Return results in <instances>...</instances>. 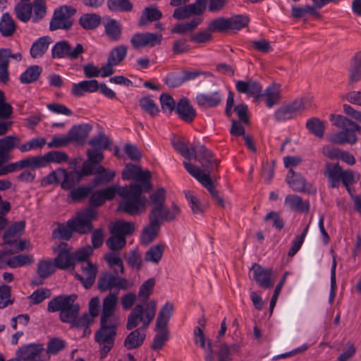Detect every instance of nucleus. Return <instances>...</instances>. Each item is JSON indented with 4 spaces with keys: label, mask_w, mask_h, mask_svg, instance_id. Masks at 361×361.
<instances>
[{
    "label": "nucleus",
    "mask_w": 361,
    "mask_h": 361,
    "mask_svg": "<svg viewBox=\"0 0 361 361\" xmlns=\"http://www.w3.org/2000/svg\"><path fill=\"white\" fill-rule=\"evenodd\" d=\"M191 149L195 159L201 164L203 169L187 161L183 162L185 169L209 191L220 206L224 207V200L215 189L212 175L213 171L218 169V160L213 157L212 154L204 145L200 143L192 144Z\"/></svg>",
    "instance_id": "1"
},
{
    "label": "nucleus",
    "mask_w": 361,
    "mask_h": 361,
    "mask_svg": "<svg viewBox=\"0 0 361 361\" xmlns=\"http://www.w3.org/2000/svg\"><path fill=\"white\" fill-rule=\"evenodd\" d=\"M100 191L105 201L112 200L118 194L123 199L118 205L120 211L135 215L145 209L147 199L142 195V188L137 183L130 184L128 187L112 185Z\"/></svg>",
    "instance_id": "2"
},
{
    "label": "nucleus",
    "mask_w": 361,
    "mask_h": 361,
    "mask_svg": "<svg viewBox=\"0 0 361 361\" xmlns=\"http://www.w3.org/2000/svg\"><path fill=\"white\" fill-rule=\"evenodd\" d=\"M77 298L75 294L56 296L48 302L47 310L49 312L59 311L61 321L71 324L79 314L80 305L75 302Z\"/></svg>",
    "instance_id": "3"
},
{
    "label": "nucleus",
    "mask_w": 361,
    "mask_h": 361,
    "mask_svg": "<svg viewBox=\"0 0 361 361\" xmlns=\"http://www.w3.org/2000/svg\"><path fill=\"white\" fill-rule=\"evenodd\" d=\"M157 312V303L151 300L143 305H136L128 316L126 329L132 330L137 327L146 330L153 321Z\"/></svg>",
    "instance_id": "4"
},
{
    "label": "nucleus",
    "mask_w": 361,
    "mask_h": 361,
    "mask_svg": "<svg viewBox=\"0 0 361 361\" xmlns=\"http://www.w3.org/2000/svg\"><path fill=\"white\" fill-rule=\"evenodd\" d=\"M331 121L333 125L342 128L343 130L332 135L329 138L330 142L338 145H353L357 142L355 132L360 130L357 123L341 115H331Z\"/></svg>",
    "instance_id": "5"
},
{
    "label": "nucleus",
    "mask_w": 361,
    "mask_h": 361,
    "mask_svg": "<svg viewBox=\"0 0 361 361\" xmlns=\"http://www.w3.org/2000/svg\"><path fill=\"white\" fill-rule=\"evenodd\" d=\"M118 326L116 324L100 323V328L94 334V341L99 345L102 359L113 348Z\"/></svg>",
    "instance_id": "6"
},
{
    "label": "nucleus",
    "mask_w": 361,
    "mask_h": 361,
    "mask_svg": "<svg viewBox=\"0 0 361 361\" xmlns=\"http://www.w3.org/2000/svg\"><path fill=\"white\" fill-rule=\"evenodd\" d=\"M135 230L133 223L124 221H116L110 228L111 235L106 240L109 248H123L126 243V237Z\"/></svg>",
    "instance_id": "7"
},
{
    "label": "nucleus",
    "mask_w": 361,
    "mask_h": 361,
    "mask_svg": "<svg viewBox=\"0 0 361 361\" xmlns=\"http://www.w3.org/2000/svg\"><path fill=\"white\" fill-rule=\"evenodd\" d=\"M61 181L63 189L70 190L80 181V176L76 171L67 172L63 169H58L43 178L41 185L46 187Z\"/></svg>",
    "instance_id": "8"
},
{
    "label": "nucleus",
    "mask_w": 361,
    "mask_h": 361,
    "mask_svg": "<svg viewBox=\"0 0 361 361\" xmlns=\"http://www.w3.org/2000/svg\"><path fill=\"white\" fill-rule=\"evenodd\" d=\"M76 13V9L71 6H61L54 11L50 21L51 30H66L71 28L73 25L72 17Z\"/></svg>",
    "instance_id": "9"
},
{
    "label": "nucleus",
    "mask_w": 361,
    "mask_h": 361,
    "mask_svg": "<svg viewBox=\"0 0 361 361\" xmlns=\"http://www.w3.org/2000/svg\"><path fill=\"white\" fill-rule=\"evenodd\" d=\"M97 216V212L93 208H87L84 211L77 214L75 218L68 221V224L73 228L74 231L81 234L87 233L92 231V221Z\"/></svg>",
    "instance_id": "10"
},
{
    "label": "nucleus",
    "mask_w": 361,
    "mask_h": 361,
    "mask_svg": "<svg viewBox=\"0 0 361 361\" xmlns=\"http://www.w3.org/2000/svg\"><path fill=\"white\" fill-rule=\"evenodd\" d=\"M84 251L87 250H78L74 252L71 250H61L54 258L55 266L61 270H73L78 260H83L87 256Z\"/></svg>",
    "instance_id": "11"
},
{
    "label": "nucleus",
    "mask_w": 361,
    "mask_h": 361,
    "mask_svg": "<svg viewBox=\"0 0 361 361\" xmlns=\"http://www.w3.org/2000/svg\"><path fill=\"white\" fill-rule=\"evenodd\" d=\"M118 302V293H109L103 299L100 323L120 324V318L116 314Z\"/></svg>",
    "instance_id": "12"
},
{
    "label": "nucleus",
    "mask_w": 361,
    "mask_h": 361,
    "mask_svg": "<svg viewBox=\"0 0 361 361\" xmlns=\"http://www.w3.org/2000/svg\"><path fill=\"white\" fill-rule=\"evenodd\" d=\"M122 178L124 180H135L141 184L137 183L143 191H147L151 188L149 180L151 178V173L149 171H143L142 169L131 164H128L122 173Z\"/></svg>",
    "instance_id": "13"
},
{
    "label": "nucleus",
    "mask_w": 361,
    "mask_h": 361,
    "mask_svg": "<svg viewBox=\"0 0 361 361\" xmlns=\"http://www.w3.org/2000/svg\"><path fill=\"white\" fill-rule=\"evenodd\" d=\"M84 252L87 254V256L83 260H78V262L81 264V269L84 276L76 274L75 278L81 281L85 288H89L94 283L98 270L97 265L89 260L92 254V250H87V251Z\"/></svg>",
    "instance_id": "14"
},
{
    "label": "nucleus",
    "mask_w": 361,
    "mask_h": 361,
    "mask_svg": "<svg viewBox=\"0 0 361 361\" xmlns=\"http://www.w3.org/2000/svg\"><path fill=\"white\" fill-rule=\"evenodd\" d=\"M85 51L81 44H77L74 48L66 40L56 42L51 49V56L54 59L68 58L76 59Z\"/></svg>",
    "instance_id": "15"
},
{
    "label": "nucleus",
    "mask_w": 361,
    "mask_h": 361,
    "mask_svg": "<svg viewBox=\"0 0 361 361\" xmlns=\"http://www.w3.org/2000/svg\"><path fill=\"white\" fill-rule=\"evenodd\" d=\"M179 208L176 205H173L171 209L166 207L165 205L152 207L149 215V223L160 227L164 221L173 220L179 214Z\"/></svg>",
    "instance_id": "16"
},
{
    "label": "nucleus",
    "mask_w": 361,
    "mask_h": 361,
    "mask_svg": "<svg viewBox=\"0 0 361 361\" xmlns=\"http://www.w3.org/2000/svg\"><path fill=\"white\" fill-rule=\"evenodd\" d=\"M162 35L157 32H137L130 38V44L135 49L145 47H154L160 44Z\"/></svg>",
    "instance_id": "17"
},
{
    "label": "nucleus",
    "mask_w": 361,
    "mask_h": 361,
    "mask_svg": "<svg viewBox=\"0 0 361 361\" xmlns=\"http://www.w3.org/2000/svg\"><path fill=\"white\" fill-rule=\"evenodd\" d=\"M207 0H195V3L183 6H178L173 13L176 20H183L192 15L200 16L205 9Z\"/></svg>",
    "instance_id": "18"
},
{
    "label": "nucleus",
    "mask_w": 361,
    "mask_h": 361,
    "mask_svg": "<svg viewBox=\"0 0 361 361\" xmlns=\"http://www.w3.org/2000/svg\"><path fill=\"white\" fill-rule=\"evenodd\" d=\"M305 108V103L302 100H295L279 108L274 113V118L279 122L285 121L294 118Z\"/></svg>",
    "instance_id": "19"
},
{
    "label": "nucleus",
    "mask_w": 361,
    "mask_h": 361,
    "mask_svg": "<svg viewBox=\"0 0 361 361\" xmlns=\"http://www.w3.org/2000/svg\"><path fill=\"white\" fill-rule=\"evenodd\" d=\"M252 279L263 288H271L274 284V278L271 269H264L259 264H254L250 269Z\"/></svg>",
    "instance_id": "20"
},
{
    "label": "nucleus",
    "mask_w": 361,
    "mask_h": 361,
    "mask_svg": "<svg viewBox=\"0 0 361 361\" xmlns=\"http://www.w3.org/2000/svg\"><path fill=\"white\" fill-rule=\"evenodd\" d=\"M31 157L33 167L39 168L44 167L49 163H64L68 159V154L61 151H50L43 156H34Z\"/></svg>",
    "instance_id": "21"
},
{
    "label": "nucleus",
    "mask_w": 361,
    "mask_h": 361,
    "mask_svg": "<svg viewBox=\"0 0 361 361\" xmlns=\"http://www.w3.org/2000/svg\"><path fill=\"white\" fill-rule=\"evenodd\" d=\"M20 145V139L18 136L8 135L0 138V166L11 159L10 153L14 148L19 149Z\"/></svg>",
    "instance_id": "22"
},
{
    "label": "nucleus",
    "mask_w": 361,
    "mask_h": 361,
    "mask_svg": "<svg viewBox=\"0 0 361 361\" xmlns=\"http://www.w3.org/2000/svg\"><path fill=\"white\" fill-rule=\"evenodd\" d=\"M43 350V345L29 343L19 348L16 351V356L22 361H39Z\"/></svg>",
    "instance_id": "23"
},
{
    "label": "nucleus",
    "mask_w": 361,
    "mask_h": 361,
    "mask_svg": "<svg viewBox=\"0 0 361 361\" xmlns=\"http://www.w3.org/2000/svg\"><path fill=\"white\" fill-rule=\"evenodd\" d=\"M176 111L183 121L188 123H192L197 115L195 109L186 98H182L178 102Z\"/></svg>",
    "instance_id": "24"
},
{
    "label": "nucleus",
    "mask_w": 361,
    "mask_h": 361,
    "mask_svg": "<svg viewBox=\"0 0 361 361\" xmlns=\"http://www.w3.org/2000/svg\"><path fill=\"white\" fill-rule=\"evenodd\" d=\"M235 87L239 92L249 96L258 98L262 95V86L255 80H238L235 83Z\"/></svg>",
    "instance_id": "25"
},
{
    "label": "nucleus",
    "mask_w": 361,
    "mask_h": 361,
    "mask_svg": "<svg viewBox=\"0 0 361 361\" xmlns=\"http://www.w3.org/2000/svg\"><path fill=\"white\" fill-rule=\"evenodd\" d=\"M343 169L336 164L327 163L325 166L324 176L327 178L331 188H338L341 183Z\"/></svg>",
    "instance_id": "26"
},
{
    "label": "nucleus",
    "mask_w": 361,
    "mask_h": 361,
    "mask_svg": "<svg viewBox=\"0 0 361 361\" xmlns=\"http://www.w3.org/2000/svg\"><path fill=\"white\" fill-rule=\"evenodd\" d=\"M195 99L202 108H214L221 102L222 96L219 92L216 91L209 94H199Z\"/></svg>",
    "instance_id": "27"
},
{
    "label": "nucleus",
    "mask_w": 361,
    "mask_h": 361,
    "mask_svg": "<svg viewBox=\"0 0 361 361\" xmlns=\"http://www.w3.org/2000/svg\"><path fill=\"white\" fill-rule=\"evenodd\" d=\"M99 90V84L96 80H83L78 83H73L71 93L73 96L80 97L85 92H94Z\"/></svg>",
    "instance_id": "28"
},
{
    "label": "nucleus",
    "mask_w": 361,
    "mask_h": 361,
    "mask_svg": "<svg viewBox=\"0 0 361 361\" xmlns=\"http://www.w3.org/2000/svg\"><path fill=\"white\" fill-rule=\"evenodd\" d=\"M25 223L23 221H18L11 226L4 234V243L13 245L16 243L24 231Z\"/></svg>",
    "instance_id": "29"
},
{
    "label": "nucleus",
    "mask_w": 361,
    "mask_h": 361,
    "mask_svg": "<svg viewBox=\"0 0 361 361\" xmlns=\"http://www.w3.org/2000/svg\"><path fill=\"white\" fill-rule=\"evenodd\" d=\"M284 205L291 211L299 212H307L310 209V204L307 201L296 195H288L285 197Z\"/></svg>",
    "instance_id": "30"
},
{
    "label": "nucleus",
    "mask_w": 361,
    "mask_h": 361,
    "mask_svg": "<svg viewBox=\"0 0 361 361\" xmlns=\"http://www.w3.org/2000/svg\"><path fill=\"white\" fill-rule=\"evenodd\" d=\"M91 130L92 126L88 124L73 126L68 133L71 142H75L78 144H83Z\"/></svg>",
    "instance_id": "31"
},
{
    "label": "nucleus",
    "mask_w": 361,
    "mask_h": 361,
    "mask_svg": "<svg viewBox=\"0 0 361 361\" xmlns=\"http://www.w3.org/2000/svg\"><path fill=\"white\" fill-rule=\"evenodd\" d=\"M146 332L142 329H136L131 331L125 338L124 346L128 350H132L140 347L144 342Z\"/></svg>",
    "instance_id": "32"
},
{
    "label": "nucleus",
    "mask_w": 361,
    "mask_h": 361,
    "mask_svg": "<svg viewBox=\"0 0 361 361\" xmlns=\"http://www.w3.org/2000/svg\"><path fill=\"white\" fill-rule=\"evenodd\" d=\"M104 259L109 267L116 274H123L124 271L123 260L118 250H111L104 255Z\"/></svg>",
    "instance_id": "33"
},
{
    "label": "nucleus",
    "mask_w": 361,
    "mask_h": 361,
    "mask_svg": "<svg viewBox=\"0 0 361 361\" xmlns=\"http://www.w3.org/2000/svg\"><path fill=\"white\" fill-rule=\"evenodd\" d=\"M162 17L161 12L156 7L149 6L145 8L138 20V26L145 27L149 23L159 20Z\"/></svg>",
    "instance_id": "34"
},
{
    "label": "nucleus",
    "mask_w": 361,
    "mask_h": 361,
    "mask_svg": "<svg viewBox=\"0 0 361 361\" xmlns=\"http://www.w3.org/2000/svg\"><path fill=\"white\" fill-rule=\"evenodd\" d=\"M35 258L32 255L28 253H21L13 256L9 255V259L7 261V267L16 269L22 267H27L32 264Z\"/></svg>",
    "instance_id": "35"
},
{
    "label": "nucleus",
    "mask_w": 361,
    "mask_h": 361,
    "mask_svg": "<svg viewBox=\"0 0 361 361\" xmlns=\"http://www.w3.org/2000/svg\"><path fill=\"white\" fill-rule=\"evenodd\" d=\"M52 39L49 36H44L37 39L30 48V55L32 58L42 57L47 51Z\"/></svg>",
    "instance_id": "36"
},
{
    "label": "nucleus",
    "mask_w": 361,
    "mask_h": 361,
    "mask_svg": "<svg viewBox=\"0 0 361 361\" xmlns=\"http://www.w3.org/2000/svg\"><path fill=\"white\" fill-rule=\"evenodd\" d=\"M26 167H33L31 157L19 160L16 162L0 166V176H4L10 173L26 169Z\"/></svg>",
    "instance_id": "37"
},
{
    "label": "nucleus",
    "mask_w": 361,
    "mask_h": 361,
    "mask_svg": "<svg viewBox=\"0 0 361 361\" xmlns=\"http://www.w3.org/2000/svg\"><path fill=\"white\" fill-rule=\"evenodd\" d=\"M262 96L265 97L267 106L271 108L278 104L281 99V85L276 83L269 85Z\"/></svg>",
    "instance_id": "38"
},
{
    "label": "nucleus",
    "mask_w": 361,
    "mask_h": 361,
    "mask_svg": "<svg viewBox=\"0 0 361 361\" xmlns=\"http://www.w3.org/2000/svg\"><path fill=\"white\" fill-rule=\"evenodd\" d=\"M286 182L295 192H304L305 190L306 180L300 174L296 173L290 169L286 176Z\"/></svg>",
    "instance_id": "39"
},
{
    "label": "nucleus",
    "mask_w": 361,
    "mask_h": 361,
    "mask_svg": "<svg viewBox=\"0 0 361 361\" xmlns=\"http://www.w3.org/2000/svg\"><path fill=\"white\" fill-rule=\"evenodd\" d=\"M194 334L195 336V343L199 344L202 348L207 350L205 360L215 361L211 343L209 342L207 345H206V339L202 329L200 326L196 327L195 329Z\"/></svg>",
    "instance_id": "40"
},
{
    "label": "nucleus",
    "mask_w": 361,
    "mask_h": 361,
    "mask_svg": "<svg viewBox=\"0 0 361 361\" xmlns=\"http://www.w3.org/2000/svg\"><path fill=\"white\" fill-rule=\"evenodd\" d=\"M104 31L108 37L114 42L121 39L122 26L115 19H111L104 25Z\"/></svg>",
    "instance_id": "41"
},
{
    "label": "nucleus",
    "mask_w": 361,
    "mask_h": 361,
    "mask_svg": "<svg viewBox=\"0 0 361 361\" xmlns=\"http://www.w3.org/2000/svg\"><path fill=\"white\" fill-rule=\"evenodd\" d=\"M26 1H20L16 4L14 11L18 20L23 23L28 22L32 18V6Z\"/></svg>",
    "instance_id": "42"
},
{
    "label": "nucleus",
    "mask_w": 361,
    "mask_h": 361,
    "mask_svg": "<svg viewBox=\"0 0 361 361\" xmlns=\"http://www.w3.org/2000/svg\"><path fill=\"white\" fill-rule=\"evenodd\" d=\"M16 30V24L8 13L2 15L0 21V32L2 36H12Z\"/></svg>",
    "instance_id": "43"
},
{
    "label": "nucleus",
    "mask_w": 361,
    "mask_h": 361,
    "mask_svg": "<svg viewBox=\"0 0 361 361\" xmlns=\"http://www.w3.org/2000/svg\"><path fill=\"white\" fill-rule=\"evenodd\" d=\"M100 16L96 13H85L79 18V24L85 30H94L101 23Z\"/></svg>",
    "instance_id": "44"
},
{
    "label": "nucleus",
    "mask_w": 361,
    "mask_h": 361,
    "mask_svg": "<svg viewBox=\"0 0 361 361\" xmlns=\"http://www.w3.org/2000/svg\"><path fill=\"white\" fill-rule=\"evenodd\" d=\"M56 269L54 261L51 259H41L37 266V273L39 278L44 279L51 276Z\"/></svg>",
    "instance_id": "45"
},
{
    "label": "nucleus",
    "mask_w": 361,
    "mask_h": 361,
    "mask_svg": "<svg viewBox=\"0 0 361 361\" xmlns=\"http://www.w3.org/2000/svg\"><path fill=\"white\" fill-rule=\"evenodd\" d=\"M42 72V68L37 65L28 67L20 76V81L23 84H29L35 82Z\"/></svg>",
    "instance_id": "46"
},
{
    "label": "nucleus",
    "mask_w": 361,
    "mask_h": 361,
    "mask_svg": "<svg viewBox=\"0 0 361 361\" xmlns=\"http://www.w3.org/2000/svg\"><path fill=\"white\" fill-rule=\"evenodd\" d=\"M95 174H97V176L94 179V183L99 185L111 181L116 176V172L106 169L102 166L99 165L95 168Z\"/></svg>",
    "instance_id": "47"
},
{
    "label": "nucleus",
    "mask_w": 361,
    "mask_h": 361,
    "mask_svg": "<svg viewBox=\"0 0 361 361\" xmlns=\"http://www.w3.org/2000/svg\"><path fill=\"white\" fill-rule=\"evenodd\" d=\"M202 21L200 16L194 18L190 22L176 24L172 29L173 33L185 34L193 31Z\"/></svg>",
    "instance_id": "48"
},
{
    "label": "nucleus",
    "mask_w": 361,
    "mask_h": 361,
    "mask_svg": "<svg viewBox=\"0 0 361 361\" xmlns=\"http://www.w3.org/2000/svg\"><path fill=\"white\" fill-rule=\"evenodd\" d=\"M117 281V276L109 273H105L102 274V276L98 280V288L101 292L111 290L113 288H116Z\"/></svg>",
    "instance_id": "49"
},
{
    "label": "nucleus",
    "mask_w": 361,
    "mask_h": 361,
    "mask_svg": "<svg viewBox=\"0 0 361 361\" xmlns=\"http://www.w3.org/2000/svg\"><path fill=\"white\" fill-rule=\"evenodd\" d=\"M173 305L172 303L166 302L160 310L157 322V327H167V324L172 315Z\"/></svg>",
    "instance_id": "50"
},
{
    "label": "nucleus",
    "mask_w": 361,
    "mask_h": 361,
    "mask_svg": "<svg viewBox=\"0 0 361 361\" xmlns=\"http://www.w3.org/2000/svg\"><path fill=\"white\" fill-rule=\"evenodd\" d=\"M159 228V226L149 223V224L144 228L140 236L141 245L142 246H147L152 243L157 236Z\"/></svg>",
    "instance_id": "51"
},
{
    "label": "nucleus",
    "mask_w": 361,
    "mask_h": 361,
    "mask_svg": "<svg viewBox=\"0 0 361 361\" xmlns=\"http://www.w3.org/2000/svg\"><path fill=\"white\" fill-rule=\"evenodd\" d=\"M155 331L157 334L153 339L152 348L154 350H160L169 338V331L167 327L157 326L155 328Z\"/></svg>",
    "instance_id": "52"
},
{
    "label": "nucleus",
    "mask_w": 361,
    "mask_h": 361,
    "mask_svg": "<svg viewBox=\"0 0 361 361\" xmlns=\"http://www.w3.org/2000/svg\"><path fill=\"white\" fill-rule=\"evenodd\" d=\"M31 4L33 10L32 20L34 23H37L42 20L47 13L45 0H34Z\"/></svg>",
    "instance_id": "53"
},
{
    "label": "nucleus",
    "mask_w": 361,
    "mask_h": 361,
    "mask_svg": "<svg viewBox=\"0 0 361 361\" xmlns=\"http://www.w3.org/2000/svg\"><path fill=\"white\" fill-rule=\"evenodd\" d=\"M107 6L111 11L129 12L133 5L129 0H107Z\"/></svg>",
    "instance_id": "54"
},
{
    "label": "nucleus",
    "mask_w": 361,
    "mask_h": 361,
    "mask_svg": "<svg viewBox=\"0 0 361 361\" xmlns=\"http://www.w3.org/2000/svg\"><path fill=\"white\" fill-rule=\"evenodd\" d=\"M306 127L309 131L315 136L322 138L325 130V123L317 118L309 119L306 123Z\"/></svg>",
    "instance_id": "55"
},
{
    "label": "nucleus",
    "mask_w": 361,
    "mask_h": 361,
    "mask_svg": "<svg viewBox=\"0 0 361 361\" xmlns=\"http://www.w3.org/2000/svg\"><path fill=\"white\" fill-rule=\"evenodd\" d=\"M154 285L155 280L153 278L147 279L141 285L138 293V297L143 303H145L147 301L149 297L152 293Z\"/></svg>",
    "instance_id": "56"
},
{
    "label": "nucleus",
    "mask_w": 361,
    "mask_h": 361,
    "mask_svg": "<svg viewBox=\"0 0 361 361\" xmlns=\"http://www.w3.org/2000/svg\"><path fill=\"white\" fill-rule=\"evenodd\" d=\"M127 54V47L125 45H119L114 47L110 52L108 59L111 64L118 65Z\"/></svg>",
    "instance_id": "57"
},
{
    "label": "nucleus",
    "mask_w": 361,
    "mask_h": 361,
    "mask_svg": "<svg viewBox=\"0 0 361 361\" xmlns=\"http://www.w3.org/2000/svg\"><path fill=\"white\" fill-rule=\"evenodd\" d=\"M94 317L87 313L83 314L81 317H77L71 324V328L73 329H85V333L88 331L90 333L89 325L93 322Z\"/></svg>",
    "instance_id": "58"
},
{
    "label": "nucleus",
    "mask_w": 361,
    "mask_h": 361,
    "mask_svg": "<svg viewBox=\"0 0 361 361\" xmlns=\"http://www.w3.org/2000/svg\"><path fill=\"white\" fill-rule=\"evenodd\" d=\"M46 145V139L36 137L19 146L21 152H26L34 149H42Z\"/></svg>",
    "instance_id": "59"
},
{
    "label": "nucleus",
    "mask_w": 361,
    "mask_h": 361,
    "mask_svg": "<svg viewBox=\"0 0 361 361\" xmlns=\"http://www.w3.org/2000/svg\"><path fill=\"white\" fill-rule=\"evenodd\" d=\"M228 19L219 18L212 20L208 26L209 32H224L230 29Z\"/></svg>",
    "instance_id": "60"
},
{
    "label": "nucleus",
    "mask_w": 361,
    "mask_h": 361,
    "mask_svg": "<svg viewBox=\"0 0 361 361\" xmlns=\"http://www.w3.org/2000/svg\"><path fill=\"white\" fill-rule=\"evenodd\" d=\"M73 232V228H72V227L67 223L66 225H59L57 229L54 231L52 235L55 239L67 240L71 238Z\"/></svg>",
    "instance_id": "61"
},
{
    "label": "nucleus",
    "mask_w": 361,
    "mask_h": 361,
    "mask_svg": "<svg viewBox=\"0 0 361 361\" xmlns=\"http://www.w3.org/2000/svg\"><path fill=\"white\" fill-rule=\"evenodd\" d=\"M66 346V343L64 340L56 337L51 338L47 343V353L54 355L64 349Z\"/></svg>",
    "instance_id": "62"
},
{
    "label": "nucleus",
    "mask_w": 361,
    "mask_h": 361,
    "mask_svg": "<svg viewBox=\"0 0 361 361\" xmlns=\"http://www.w3.org/2000/svg\"><path fill=\"white\" fill-rule=\"evenodd\" d=\"M89 144L94 148V149L102 150L108 149L111 145V141L104 134H99L92 137Z\"/></svg>",
    "instance_id": "63"
},
{
    "label": "nucleus",
    "mask_w": 361,
    "mask_h": 361,
    "mask_svg": "<svg viewBox=\"0 0 361 361\" xmlns=\"http://www.w3.org/2000/svg\"><path fill=\"white\" fill-rule=\"evenodd\" d=\"M161 109L164 112L171 113L176 108L175 100L169 94H162L160 96Z\"/></svg>",
    "instance_id": "64"
}]
</instances>
